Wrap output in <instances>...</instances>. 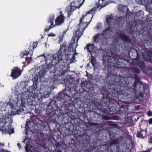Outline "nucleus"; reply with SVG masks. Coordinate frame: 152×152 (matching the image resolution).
<instances>
[{
	"label": "nucleus",
	"instance_id": "f257e3e1",
	"mask_svg": "<svg viewBox=\"0 0 152 152\" xmlns=\"http://www.w3.org/2000/svg\"><path fill=\"white\" fill-rule=\"evenodd\" d=\"M73 48H69L68 51H65V47L62 46L61 48L57 54L54 55L53 54H47L44 53L40 55L39 57H43L46 63V65L41 66L40 69L35 71V73L33 75L34 81L33 85L29 88L27 100L37 98L39 99L41 97V94L38 92L39 89L37 88V82L41 81V79L43 78L45 75V73L50 70L51 75V82L53 84H56L58 80V77L61 74L60 68H56L55 65L62 61L64 62V60H70L71 63L75 62L76 61L75 58Z\"/></svg>",
	"mask_w": 152,
	"mask_h": 152
},
{
	"label": "nucleus",
	"instance_id": "f03ea898",
	"mask_svg": "<svg viewBox=\"0 0 152 152\" xmlns=\"http://www.w3.org/2000/svg\"><path fill=\"white\" fill-rule=\"evenodd\" d=\"M20 105V101L16 97L15 100L10 99L8 102H0V130L3 132L9 134L13 133L11 116L23 111L22 109H18Z\"/></svg>",
	"mask_w": 152,
	"mask_h": 152
},
{
	"label": "nucleus",
	"instance_id": "7ed1b4c3",
	"mask_svg": "<svg viewBox=\"0 0 152 152\" xmlns=\"http://www.w3.org/2000/svg\"><path fill=\"white\" fill-rule=\"evenodd\" d=\"M98 8V7H97L96 8L95 7L93 8L88 11L84 16L83 15H82L83 18L80 20L79 28L73 34L72 39L71 42L72 46L75 43L77 42L83 34V31L91 22L96 11Z\"/></svg>",
	"mask_w": 152,
	"mask_h": 152
},
{
	"label": "nucleus",
	"instance_id": "20e7f679",
	"mask_svg": "<svg viewBox=\"0 0 152 152\" xmlns=\"http://www.w3.org/2000/svg\"><path fill=\"white\" fill-rule=\"evenodd\" d=\"M106 22L108 26H109L108 28H106L103 31V33L101 34H98L94 37L93 39L94 42H99L103 40V39L107 38V36L111 38V37L113 38L114 35L113 34L114 33L113 32V30L111 28V25H112L115 23V20L113 16L108 15L106 18Z\"/></svg>",
	"mask_w": 152,
	"mask_h": 152
},
{
	"label": "nucleus",
	"instance_id": "39448f33",
	"mask_svg": "<svg viewBox=\"0 0 152 152\" xmlns=\"http://www.w3.org/2000/svg\"><path fill=\"white\" fill-rule=\"evenodd\" d=\"M61 15L60 16L58 17L56 19L55 21V24L53 25V21L54 20L55 15H51L49 17V18L48 19V23H51L50 27L48 28H45V30L46 31H48L49 30L52 28L56 26H59L61 25L62 23H63L64 20V16L62 15L61 13Z\"/></svg>",
	"mask_w": 152,
	"mask_h": 152
},
{
	"label": "nucleus",
	"instance_id": "423d86ee",
	"mask_svg": "<svg viewBox=\"0 0 152 152\" xmlns=\"http://www.w3.org/2000/svg\"><path fill=\"white\" fill-rule=\"evenodd\" d=\"M85 0H83V2L80 3L78 6H77L76 5V4L75 2L71 3V5L68 6L67 8L66 11L68 14V16H70L72 12L76 9L80 8L84 2Z\"/></svg>",
	"mask_w": 152,
	"mask_h": 152
},
{
	"label": "nucleus",
	"instance_id": "0eeeda50",
	"mask_svg": "<svg viewBox=\"0 0 152 152\" xmlns=\"http://www.w3.org/2000/svg\"><path fill=\"white\" fill-rule=\"evenodd\" d=\"M22 72V70L18 67H15L12 70L10 76L12 77L13 79H16L21 75Z\"/></svg>",
	"mask_w": 152,
	"mask_h": 152
},
{
	"label": "nucleus",
	"instance_id": "6e6552de",
	"mask_svg": "<svg viewBox=\"0 0 152 152\" xmlns=\"http://www.w3.org/2000/svg\"><path fill=\"white\" fill-rule=\"evenodd\" d=\"M87 48L88 52L90 53L91 55H92V53H94L96 51V48L94 45L92 44H88L87 45Z\"/></svg>",
	"mask_w": 152,
	"mask_h": 152
},
{
	"label": "nucleus",
	"instance_id": "1a4fd4ad",
	"mask_svg": "<svg viewBox=\"0 0 152 152\" xmlns=\"http://www.w3.org/2000/svg\"><path fill=\"white\" fill-rule=\"evenodd\" d=\"M112 59V57L108 55H105L103 57V60L104 63L106 64V63L110 64V62H111V60Z\"/></svg>",
	"mask_w": 152,
	"mask_h": 152
},
{
	"label": "nucleus",
	"instance_id": "9d476101",
	"mask_svg": "<svg viewBox=\"0 0 152 152\" xmlns=\"http://www.w3.org/2000/svg\"><path fill=\"white\" fill-rule=\"evenodd\" d=\"M146 133L145 131L143 130H141L140 132H138L137 134V137L143 138L146 136Z\"/></svg>",
	"mask_w": 152,
	"mask_h": 152
},
{
	"label": "nucleus",
	"instance_id": "9b49d317",
	"mask_svg": "<svg viewBox=\"0 0 152 152\" xmlns=\"http://www.w3.org/2000/svg\"><path fill=\"white\" fill-rule=\"evenodd\" d=\"M119 37L122 40L123 39L125 41L127 42H129V38L123 34H119Z\"/></svg>",
	"mask_w": 152,
	"mask_h": 152
},
{
	"label": "nucleus",
	"instance_id": "f8f14e48",
	"mask_svg": "<svg viewBox=\"0 0 152 152\" xmlns=\"http://www.w3.org/2000/svg\"><path fill=\"white\" fill-rule=\"evenodd\" d=\"M25 148L26 152H32L33 147L27 144L26 145Z\"/></svg>",
	"mask_w": 152,
	"mask_h": 152
},
{
	"label": "nucleus",
	"instance_id": "ddd939ff",
	"mask_svg": "<svg viewBox=\"0 0 152 152\" xmlns=\"http://www.w3.org/2000/svg\"><path fill=\"white\" fill-rule=\"evenodd\" d=\"M98 2L99 4L102 7H104L108 4V3H106L105 0H99Z\"/></svg>",
	"mask_w": 152,
	"mask_h": 152
},
{
	"label": "nucleus",
	"instance_id": "4468645a",
	"mask_svg": "<svg viewBox=\"0 0 152 152\" xmlns=\"http://www.w3.org/2000/svg\"><path fill=\"white\" fill-rule=\"evenodd\" d=\"M91 56H92V55H91ZM96 61L95 58L94 56H92L91 58V62L93 66H94L96 65Z\"/></svg>",
	"mask_w": 152,
	"mask_h": 152
},
{
	"label": "nucleus",
	"instance_id": "2eb2a0df",
	"mask_svg": "<svg viewBox=\"0 0 152 152\" xmlns=\"http://www.w3.org/2000/svg\"><path fill=\"white\" fill-rule=\"evenodd\" d=\"M138 66L141 68H143L145 67V64L142 61H139L138 63Z\"/></svg>",
	"mask_w": 152,
	"mask_h": 152
},
{
	"label": "nucleus",
	"instance_id": "dca6fc26",
	"mask_svg": "<svg viewBox=\"0 0 152 152\" xmlns=\"http://www.w3.org/2000/svg\"><path fill=\"white\" fill-rule=\"evenodd\" d=\"M134 78L135 79H136V80L135 81V82L133 84V86L134 88H136L137 86V83L139 82V80H138V77L135 75L134 77Z\"/></svg>",
	"mask_w": 152,
	"mask_h": 152
},
{
	"label": "nucleus",
	"instance_id": "f3484780",
	"mask_svg": "<svg viewBox=\"0 0 152 152\" xmlns=\"http://www.w3.org/2000/svg\"><path fill=\"white\" fill-rule=\"evenodd\" d=\"M97 29L99 31H100L102 29V25L100 23H98L97 24L94 29Z\"/></svg>",
	"mask_w": 152,
	"mask_h": 152
},
{
	"label": "nucleus",
	"instance_id": "a211bd4d",
	"mask_svg": "<svg viewBox=\"0 0 152 152\" xmlns=\"http://www.w3.org/2000/svg\"><path fill=\"white\" fill-rule=\"evenodd\" d=\"M126 8V7H124L122 5H119L118 7V10L121 11H124V9Z\"/></svg>",
	"mask_w": 152,
	"mask_h": 152
},
{
	"label": "nucleus",
	"instance_id": "6ab92c4d",
	"mask_svg": "<svg viewBox=\"0 0 152 152\" xmlns=\"http://www.w3.org/2000/svg\"><path fill=\"white\" fill-rule=\"evenodd\" d=\"M25 59L26 61H28L27 63L28 64V62H30L31 61L32 59L31 57H25Z\"/></svg>",
	"mask_w": 152,
	"mask_h": 152
},
{
	"label": "nucleus",
	"instance_id": "aec40b11",
	"mask_svg": "<svg viewBox=\"0 0 152 152\" xmlns=\"http://www.w3.org/2000/svg\"><path fill=\"white\" fill-rule=\"evenodd\" d=\"M28 55V54H26L24 52L20 54V56L22 58H25V57H27Z\"/></svg>",
	"mask_w": 152,
	"mask_h": 152
},
{
	"label": "nucleus",
	"instance_id": "412c9836",
	"mask_svg": "<svg viewBox=\"0 0 152 152\" xmlns=\"http://www.w3.org/2000/svg\"><path fill=\"white\" fill-rule=\"evenodd\" d=\"M48 37H55L56 34L53 33H50V34H48Z\"/></svg>",
	"mask_w": 152,
	"mask_h": 152
},
{
	"label": "nucleus",
	"instance_id": "4be33fe9",
	"mask_svg": "<svg viewBox=\"0 0 152 152\" xmlns=\"http://www.w3.org/2000/svg\"><path fill=\"white\" fill-rule=\"evenodd\" d=\"M134 72L137 73H139L140 72V70L138 69L135 68L134 70Z\"/></svg>",
	"mask_w": 152,
	"mask_h": 152
},
{
	"label": "nucleus",
	"instance_id": "5701e85b",
	"mask_svg": "<svg viewBox=\"0 0 152 152\" xmlns=\"http://www.w3.org/2000/svg\"><path fill=\"white\" fill-rule=\"evenodd\" d=\"M63 96L62 98V99H66V97H68L69 96L67 94H63L62 95V96Z\"/></svg>",
	"mask_w": 152,
	"mask_h": 152
},
{
	"label": "nucleus",
	"instance_id": "b1692460",
	"mask_svg": "<svg viewBox=\"0 0 152 152\" xmlns=\"http://www.w3.org/2000/svg\"><path fill=\"white\" fill-rule=\"evenodd\" d=\"M30 124V122L29 121H26V129H27L28 128V126L29 124Z\"/></svg>",
	"mask_w": 152,
	"mask_h": 152
},
{
	"label": "nucleus",
	"instance_id": "393cba45",
	"mask_svg": "<svg viewBox=\"0 0 152 152\" xmlns=\"http://www.w3.org/2000/svg\"><path fill=\"white\" fill-rule=\"evenodd\" d=\"M148 115L149 116H152V112L151 111L149 110L148 112Z\"/></svg>",
	"mask_w": 152,
	"mask_h": 152
},
{
	"label": "nucleus",
	"instance_id": "a878e982",
	"mask_svg": "<svg viewBox=\"0 0 152 152\" xmlns=\"http://www.w3.org/2000/svg\"><path fill=\"white\" fill-rule=\"evenodd\" d=\"M149 142L150 144H152V137H150L149 140Z\"/></svg>",
	"mask_w": 152,
	"mask_h": 152
},
{
	"label": "nucleus",
	"instance_id": "bb28decb",
	"mask_svg": "<svg viewBox=\"0 0 152 152\" xmlns=\"http://www.w3.org/2000/svg\"><path fill=\"white\" fill-rule=\"evenodd\" d=\"M148 122L149 124H152V118H150Z\"/></svg>",
	"mask_w": 152,
	"mask_h": 152
},
{
	"label": "nucleus",
	"instance_id": "cd10ccee",
	"mask_svg": "<svg viewBox=\"0 0 152 152\" xmlns=\"http://www.w3.org/2000/svg\"><path fill=\"white\" fill-rule=\"evenodd\" d=\"M151 150L150 149H148L146 151H140V152H150Z\"/></svg>",
	"mask_w": 152,
	"mask_h": 152
},
{
	"label": "nucleus",
	"instance_id": "c85d7f7f",
	"mask_svg": "<svg viewBox=\"0 0 152 152\" xmlns=\"http://www.w3.org/2000/svg\"><path fill=\"white\" fill-rule=\"evenodd\" d=\"M37 44L36 43H34V44L33 45V47L34 48H35L37 46Z\"/></svg>",
	"mask_w": 152,
	"mask_h": 152
},
{
	"label": "nucleus",
	"instance_id": "c756f323",
	"mask_svg": "<svg viewBox=\"0 0 152 152\" xmlns=\"http://www.w3.org/2000/svg\"><path fill=\"white\" fill-rule=\"evenodd\" d=\"M49 96V94H46V95L44 96L45 97V98L48 97Z\"/></svg>",
	"mask_w": 152,
	"mask_h": 152
},
{
	"label": "nucleus",
	"instance_id": "7c9ffc66",
	"mask_svg": "<svg viewBox=\"0 0 152 152\" xmlns=\"http://www.w3.org/2000/svg\"><path fill=\"white\" fill-rule=\"evenodd\" d=\"M17 145H18V147L19 148V149H20L21 148L20 144L19 143H18L17 144Z\"/></svg>",
	"mask_w": 152,
	"mask_h": 152
},
{
	"label": "nucleus",
	"instance_id": "2f4dec72",
	"mask_svg": "<svg viewBox=\"0 0 152 152\" xmlns=\"http://www.w3.org/2000/svg\"><path fill=\"white\" fill-rule=\"evenodd\" d=\"M0 152H10V151H5L4 150H2V151Z\"/></svg>",
	"mask_w": 152,
	"mask_h": 152
},
{
	"label": "nucleus",
	"instance_id": "473e14b6",
	"mask_svg": "<svg viewBox=\"0 0 152 152\" xmlns=\"http://www.w3.org/2000/svg\"><path fill=\"white\" fill-rule=\"evenodd\" d=\"M26 140H27V139H24V140L23 141H22V142H24L26 141Z\"/></svg>",
	"mask_w": 152,
	"mask_h": 152
},
{
	"label": "nucleus",
	"instance_id": "72a5a7b5",
	"mask_svg": "<svg viewBox=\"0 0 152 152\" xmlns=\"http://www.w3.org/2000/svg\"><path fill=\"white\" fill-rule=\"evenodd\" d=\"M67 30H68V29H67L65 31H64L63 32V33H64V34H65V33H66V32L67 31Z\"/></svg>",
	"mask_w": 152,
	"mask_h": 152
},
{
	"label": "nucleus",
	"instance_id": "f704fd0d",
	"mask_svg": "<svg viewBox=\"0 0 152 152\" xmlns=\"http://www.w3.org/2000/svg\"><path fill=\"white\" fill-rule=\"evenodd\" d=\"M121 19L122 18V17L121 18H119L118 19L119 20H120L121 19Z\"/></svg>",
	"mask_w": 152,
	"mask_h": 152
},
{
	"label": "nucleus",
	"instance_id": "c9c22d12",
	"mask_svg": "<svg viewBox=\"0 0 152 152\" xmlns=\"http://www.w3.org/2000/svg\"><path fill=\"white\" fill-rule=\"evenodd\" d=\"M78 45L77 44L76 46V48L77 47Z\"/></svg>",
	"mask_w": 152,
	"mask_h": 152
},
{
	"label": "nucleus",
	"instance_id": "e433bc0d",
	"mask_svg": "<svg viewBox=\"0 0 152 152\" xmlns=\"http://www.w3.org/2000/svg\"><path fill=\"white\" fill-rule=\"evenodd\" d=\"M116 40H117V39H116ZM117 41L118 42V39H117Z\"/></svg>",
	"mask_w": 152,
	"mask_h": 152
},
{
	"label": "nucleus",
	"instance_id": "4c0bfd02",
	"mask_svg": "<svg viewBox=\"0 0 152 152\" xmlns=\"http://www.w3.org/2000/svg\"><path fill=\"white\" fill-rule=\"evenodd\" d=\"M152 57V56H151V58Z\"/></svg>",
	"mask_w": 152,
	"mask_h": 152
}]
</instances>
